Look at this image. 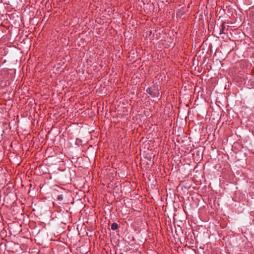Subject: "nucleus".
Listing matches in <instances>:
<instances>
[{
	"label": "nucleus",
	"instance_id": "obj_5",
	"mask_svg": "<svg viewBox=\"0 0 254 254\" xmlns=\"http://www.w3.org/2000/svg\"><path fill=\"white\" fill-rule=\"evenodd\" d=\"M63 195L62 194H61V195H59L58 196V199L60 200H62L63 199Z\"/></svg>",
	"mask_w": 254,
	"mask_h": 254
},
{
	"label": "nucleus",
	"instance_id": "obj_7",
	"mask_svg": "<svg viewBox=\"0 0 254 254\" xmlns=\"http://www.w3.org/2000/svg\"><path fill=\"white\" fill-rule=\"evenodd\" d=\"M29 113H30L29 117H32L33 113H35V112H29Z\"/></svg>",
	"mask_w": 254,
	"mask_h": 254
},
{
	"label": "nucleus",
	"instance_id": "obj_10",
	"mask_svg": "<svg viewBox=\"0 0 254 254\" xmlns=\"http://www.w3.org/2000/svg\"><path fill=\"white\" fill-rule=\"evenodd\" d=\"M151 33H152V31H150V34H151Z\"/></svg>",
	"mask_w": 254,
	"mask_h": 254
},
{
	"label": "nucleus",
	"instance_id": "obj_4",
	"mask_svg": "<svg viewBox=\"0 0 254 254\" xmlns=\"http://www.w3.org/2000/svg\"><path fill=\"white\" fill-rule=\"evenodd\" d=\"M111 112H106L105 117L107 118V119H109L110 116V113Z\"/></svg>",
	"mask_w": 254,
	"mask_h": 254
},
{
	"label": "nucleus",
	"instance_id": "obj_3",
	"mask_svg": "<svg viewBox=\"0 0 254 254\" xmlns=\"http://www.w3.org/2000/svg\"><path fill=\"white\" fill-rule=\"evenodd\" d=\"M224 29H225V25L224 24H222V29L220 30V34H222L224 33Z\"/></svg>",
	"mask_w": 254,
	"mask_h": 254
},
{
	"label": "nucleus",
	"instance_id": "obj_8",
	"mask_svg": "<svg viewBox=\"0 0 254 254\" xmlns=\"http://www.w3.org/2000/svg\"><path fill=\"white\" fill-rule=\"evenodd\" d=\"M219 117H220V115H219V114H217V115L216 118H217V119H219Z\"/></svg>",
	"mask_w": 254,
	"mask_h": 254
},
{
	"label": "nucleus",
	"instance_id": "obj_1",
	"mask_svg": "<svg viewBox=\"0 0 254 254\" xmlns=\"http://www.w3.org/2000/svg\"><path fill=\"white\" fill-rule=\"evenodd\" d=\"M146 91L147 94L153 98L158 97L160 94L158 86H153L152 87H148L146 89Z\"/></svg>",
	"mask_w": 254,
	"mask_h": 254
},
{
	"label": "nucleus",
	"instance_id": "obj_2",
	"mask_svg": "<svg viewBox=\"0 0 254 254\" xmlns=\"http://www.w3.org/2000/svg\"><path fill=\"white\" fill-rule=\"evenodd\" d=\"M111 228L112 230H116L119 228V225L117 223H113L111 225Z\"/></svg>",
	"mask_w": 254,
	"mask_h": 254
},
{
	"label": "nucleus",
	"instance_id": "obj_6",
	"mask_svg": "<svg viewBox=\"0 0 254 254\" xmlns=\"http://www.w3.org/2000/svg\"><path fill=\"white\" fill-rule=\"evenodd\" d=\"M212 112H209V114H208V113L206 114V116L208 115L209 116H212Z\"/></svg>",
	"mask_w": 254,
	"mask_h": 254
},
{
	"label": "nucleus",
	"instance_id": "obj_9",
	"mask_svg": "<svg viewBox=\"0 0 254 254\" xmlns=\"http://www.w3.org/2000/svg\"><path fill=\"white\" fill-rule=\"evenodd\" d=\"M190 112H188V116H189V115H190Z\"/></svg>",
	"mask_w": 254,
	"mask_h": 254
}]
</instances>
